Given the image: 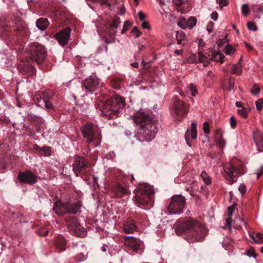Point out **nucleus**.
Instances as JSON below:
<instances>
[{
  "label": "nucleus",
  "instance_id": "f257e3e1",
  "mask_svg": "<svg viewBox=\"0 0 263 263\" xmlns=\"http://www.w3.org/2000/svg\"><path fill=\"white\" fill-rule=\"evenodd\" d=\"M0 34L7 45L17 52L24 48L25 40L29 37L30 32L26 23L20 17L10 21L1 18Z\"/></svg>",
  "mask_w": 263,
  "mask_h": 263
},
{
  "label": "nucleus",
  "instance_id": "f03ea898",
  "mask_svg": "<svg viewBox=\"0 0 263 263\" xmlns=\"http://www.w3.org/2000/svg\"><path fill=\"white\" fill-rule=\"evenodd\" d=\"M134 121L139 127V130L135 135L138 140L149 141L155 137L158 131L156 121L147 112L138 111L134 116Z\"/></svg>",
  "mask_w": 263,
  "mask_h": 263
},
{
  "label": "nucleus",
  "instance_id": "7ed1b4c3",
  "mask_svg": "<svg viewBox=\"0 0 263 263\" xmlns=\"http://www.w3.org/2000/svg\"><path fill=\"white\" fill-rule=\"evenodd\" d=\"M176 232L178 234L188 232L187 239L189 241H201L208 233L205 227L198 221L189 218L175 224Z\"/></svg>",
  "mask_w": 263,
  "mask_h": 263
},
{
  "label": "nucleus",
  "instance_id": "20e7f679",
  "mask_svg": "<svg viewBox=\"0 0 263 263\" xmlns=\"http://www.w3.org/2000/svg\"><path fill=\"white\" fill-rule=\"evenodd\" d=\"M125 105L123 97L118 95L112 96L103 104L100 110L101 115L109 119L117 118L123 110Z\"/></svg>",
  "mask_w": 263,
  "mask_h": 263
},
{
  "label": "nucleus",
  "instance_id": "39448f33",
  "mask_svg": "<svg viewBox=\"0 0 263 263\" xmlns=\"http://www.w3.org/2000/svg\"><path fill=\"white\" fill-rule=\"evenodd\" d=\"M26 51L27 54L26 60L35 62L38 65L43 63L47 55L45 47L37 42L29 44L26 48Z\"/></svg>",
  "mask_w": 263,
  "mask_h": 263
},
{
  "label": "nucleus",
  "instance_id": "423d86ee",
  "mask_svg": "<svg viewBox=\"0 0 263 263\" xmlns=\"http://www.w3.org/2000/svg\"><path fill=\"white\" fill-rule=\"evenodd\" d=\"M56 214H62L67 212L69 214L84 212L85 208L82 205V201L80 200L73 202H62L58 200L54 203L53 208Z\"/></svg>",
  "mask_w": 263,
  "mask_h": 263
},
{
  "label": "nucleus",
  "instance_id": "0eeeda50",
  "mask_svg": "<svg viewBox=\"0 0 263 263\" xmlns=\"http://www.w3.org/2000/svg\"><path fill=\"white\" fill-rule=\"evenodd\" d=\"M134 198L137 205L144 209H149L147 206L152 199V196L154 194V191L148 185H143L134 191Z\"/></svg>",
  "mask_w": 263,
  "mask_h": 263
},
{
  "label": "nucleus",
  "instance_id": "6e6552de",
  "mask_svg": "<svg viewBox=\"0 0 263 263\" xmlns=\"http://www.w3.org/2000/svg\"><path fill=\"white\" fill-rule=\"evenodd\" d=\"M82 133L87 142L92 144L95 146L99 145L101 142L102 136L98 127L92 124H87L82 127Z\"/></svg>",
  "mask_w": 263,
  "mask_h": 263
},
{
  "label": "nucleus",
  "instance_id": "1a4fd4ad",
  "mask_svg": "<svg viewBox=\"0 0 263 263\" xmlns=\"http://www.w3.org/2000/svg\"><path fill=\"white\" fill-rule=\"evenodd\" d=\"M167 210L170 214H181L185 213L188 214L190 210L186 206V201L184 197L178 195L172 197Z\"/></svg>",
  "mask_w": 263,
  "mask_h": 263
},
{
  "label": "nucleus",
  "instance_id": "9d476101",
  "mask_svg": "<svg viewBox=\"0 0 263 263\" xmlns=\"http://www.w3.org/2000/svg\"><path fill=\"white\" fill-rule=\"evenodd\" d=\"M242 167V162L236 158L224 165V170L231 179V183L236 181L235 178L245 173Z\"/></svg>",
  "mask_w": 263,
  "mask_h": 263
},
{
  "label": "nucleus",
  "instance_id": "9b49d317",
  "mask_svg": "<svg viewBox=\"0 0 263 263\" xmlns=\"http://www.w3.org/2000/svg\"><path fill=\"white\" fill-rule=\"evenodd\" d=\"M67 228L77 236L84 237L87 234L86 230L82 227L77 217L69 216L66 218Z\"/></svg>",
  "mask_w": 263,
  "mask_h": 263
},
{
  "label": "nucleus",
  "instance_id": "f8f14e48",
  "mask_svg": "<svg viewBox=\"0 0 263 263\" xmlns=\"http://www.w3.org/2000/svg\"><path fill=\"white\" fill-rule=\"evenodd\" d=\"M53 99V93L51 90H47L42 93L41 96H36L34 101L41 107H45L47 109H53L54 107L51 103Z\"/></svg>",
  "mask_w": 263,
  "mask_h": 263
},
{
  "label": "nucleus",
  "instance_id": "ddd939ff",
  "mask_svg": "<svg viewBox=\"0 0 263 263\" xmlns=\"http://www.w3.org/2000/svg\"><path fill=\"white\" fill-rule=\"evenodd\" d=\"M89 168L88 162L83 157L76 155L73 163V171L77 176L81 175V172H84L85 175L88 173Z\"/></svg>",
  "mask_w": 263,
  "mask_h": 263
},
{
  "label": "nucleus",
  "instance_id": "4468645a",
  "mask_svg": "<svg viewBox=\"0 0 263 263\" xmlns=\"http://www.w3.org/2000/svg\"><path fill=\"white\" fill-rule=\"evenodd\" d=\"M120 24V19L119 17L115 16L111 21L108 22V27L106 29V34L109 35V37L106 39L107 43H114L115 41V35L117 32L116 29Z\"/></svg>",
  "mask_w": 263,
  "mask_h": 263
},
{
  "label": "nucleus",
  "instance_id": "2eb2a0df",
  "mask_svg": "<svg viewBox=\"0 0 263 263\" xmlns=\"http://www.w3.org/2000/svg\"><path fill=\"white\" fill-rule=\"evenodd\" d=\"M124 245L130 248L134 252L141 253L143 252L141 246L142 245V241L133 236H123Z\"/></svg>",
  "mask_w": 263,
  "mask_h": 263
},
{
  "label": "nucleus",
  "instance_id": "dca6fc26",
  "mask_svg": "<svg viewBox=\"0 0 263 263\" xmlns=\"http://www.w3.org/2000/svg\"><path fill=\"white\" fill-rule=\"evenodd\" d=\"M17 179L21 183L31 185L36 183L37 177L31 171L26 170L24 172H18Z\"/></svg>",
  "mask_w": 263,
  "mask_h": 263
},
{
  "label": "nucleus",
  "instance_id": "f3484780",
  "mask_svg": "<svg viewBox=\"0 0 263 263\" xmlns=\"http://www.w3.org/2000/svg\"><path fill=\"white\" fill-rule=\"evenodd\" d=\"M83 85L87 91L92 92L99 88L100 80L96 76H90L85 80Z\"/></svg>",
  "mask_w": 263,
  "mask_h": 263
},
{
  "label": "nucleus",
  "instance_id": "a211bd4d",
  "mask_svg": "<svg viewBox=\"0 0 263 263\" xmlns=\"http://www.w3.org/2000/svg\"><path fill=\"white\" fill-rule=\"evenodd\" d=\"M174 109L175 115L178 117H183L188 112L185 103L177 98L174 101Z\"/></svg>",
  "mask_w": 263,
  "mask_h": 263
},
{
  "label": "nucleus",
  "instance_id": "6ab92c4d",
  "mask_svg": "<svg viewBox=\"0 0 263 263\" xmlns=\"http://www.w3.org/2000/svg\"><path fill=\"white\" fill-rule=\"evenodd\" d=\"M26 60V58L22 61V63L18 65V69L23 74L27 76H32L36 72V70L33 66L27 62H29Z\"/></svg>",
  "mask_w": 263,
  "mask_h": 263
},
{
  "label": "nucleus",
  "instance_id": "aec40b11",
  "mask_svg": "<svg viewBox=\"0 0 263 263\" xmlns=\"http://www.w3.org/2000/svg\"><path fill=\"white\" fill-rule=\"evenodd\" d=\"M71 29L69 27L64 28L55 34L56 39L59 43L63 45H66L70 37Z\"/></svg>",
  "mask_w": 263,
  "mask_h": 263
},
{
  "label": "nucleus",
  "instance_id": "412c9836",
  "mask_svg": "<svg viewBox=\"0 0 263 263\" xmlns=\"http://www.w3.org/2000/svg\"><path fill=\"white\" fill-rule=\"evenodd\" d=\"M197 136V132L196 124L192 123L191 127L188 128L185 134V139L187 144L191 146L192 144V140L196 139Z\"/></svg>",
  "mask_w": 263,
  "mask_h": 263
},
{
  "label": "nucleus",
  "instance_id": "4be33fe9",
  "mask_svg": "<svg viewBox=\"0 0 263 263\" xmlns=\"http://www.w3.org/2000/svg\"><path fill=\"white\" fill-rule=\"evenodd\" d=\"M218 56H219V53L218 52H213L211 57L210 58V55L208 56H205L201 52H199L198 53V61L199 63H203L204 66H206L210 63L208 61L209 59L213 60L214 61L219 62V58H218Z\"/></svg>",
  "mask_w": 263,
  "mask_h": 263
},
{
  "label": "nucleus",
  "instance_id": "5701e85b",
  "mask_svg": "<svg viewBox=\"0 0 263 263\" xmlns=\"http://www.w3.org/2000/svg\"><path fill=\"white\" fill-rule=\"evenodd\" d=\"M137 229V227L135 224L134 220L130 218H128L124 222L123 225V231L125 233H133Z\"/></svg>",
  "mask_w": 263,
  "mask_h": 263
},
{
  "label": "nucleus",
  "instance_id": "b1692460",
  "mask_svg": "<svg viewBox=\"0 0 263 263\" xmlns=\"http://www.w3.org/2000/svg\"><path fill=\"white\" fill-rule=\"evenodd\" d=\"M112 190L115 195L118 197H121L128 194V190L118 183L114 186Z\"/></svg>",
  "mask_w": 263,
  "mask_h": 263
},
{
  "label": "nucleus",
  "instance_id": "393cba45",
  "mask_svg": "<svg viewBox=\"0 0 263 263\" xmlns=\"http://www.w3.org/2000/svg\"><path fill=\"white\" fill-rule=\"evenodd\" d=\"M66 242L62 236L58 237L55 240V246L60 251H64L66 249Z\"/></svg>",
  "mask_w": 263,
  "mask_h": 263
},
{
  "label": "nucleus",
  "instance_id": "a878e982",
  "mask_svg": "<svg viewBox=\"0 0 263 263\" xmlns=\"http://www.w3.org/2000/svg\"><path fill=\"white\" fill-rule=\"evenodd\" d=\"M49 24L47 18L42 17L37 20L36 22L37 27L41 30H44L48 27Z\"/></svg>",
  "mask_w": 263,
  "mask_h": 263
},
{
  "label": "nucleus",
  "instance_id": "bb28decb",
  "mask_svg": "<svg viewBox=\"0 0 263 263\" xmlns=\"http://www.w3.org/2000/svg\"><path fill=\"white\" fill-rule=\"evenodd\" d=\"M216 140L218 146L222 148L225 145V140L223 139L222 134L220 129H217L215 133Z\"/></svg>",
  "mask_w": 263,
  "mask_h": 263
},
{
  "label": "nucleus",
  "instance_id": "cd10ccee",
  "mask_svg": "<svg viewBox=\"0 0 263 263\" xmlns=\"http://www.w3.org/2000/svg\"><path fill=\"white\" fill-rule=\"evenodd\" d=\"M176 39L178 44L184 45V41L186 40V36L185 33L180 31L176 32Z\"/></svg>",
  "mask_w": 263,
  "mask_h": 263
},
{
  "label": "nucleus",
  "instance_id": "c85d7f7f",
  "mask_svg": "<svg viewBox=\"0 0 263 263\" xmlns=\"http://www.w3.org/2000/svg\"><path fill=\"white\" fill-rule=\"evenodd\" d=\"M242 72L241 64L238 62L236 64H233L232 66V73L240 75Z\"/></svg>",
  "mask_w": 263,
  "mask_h": 263
},
{
  "label": "nucleus",
  "instance_id": "c756f323",
  "mask_svg": "<svg viewBox=\"0 0 263 263\" xmlns=\"http://www.w3.org/2000/svg\"><path fill=\"white\" fill-rule=\"evenodd\" d=\"M254 140L258 151L263 152V136L260 135L258 137H256Z\"/></svg>",
  "mask_w": 263,
  "mask_h": 263
},
{
  "label": "nucleus",
  "instance_id": "7c9ffc66",
  "mask_svg": "<svg viewBox=\"0 0 263 263\" xmlns=\"http://www.w3.org/2000/svg\"><path fill=\"white\" fill-rule=\"evenodd\" d=\"M122 83V80L119 78L113 79L111 82V85L116 89H119Z\"/></svg>",
  "mask_w": 263,
  "mask_h": 263
},
{
  "label": "nucleus",
  "instance_id": "2f4dec72",
  "mask_svg": "<svg viewBox=\"0 0 263 263\" xmlns=\"http://www.w3.org/2000/svg\"><path fill=\"white\" fill-rule=\"evenodd\" d=\"M250 236L252 240L255 242H263V233H257L256 234V236L257 239H256L253 234H250Z\"/></svg>",
  "mask_w": 263,
  "mask_h": 263
},
{
  "label": "nucleus",
  "instance_id": "473e14b6",
  "mask_svg": "<svg viewBox=\"0 0 263 263\" xmlns=\"http://www.w3.org/2000/svg\"><path fill=\"white\" fill-rule=\"evenodd\" d=\"M232 218L231 216H229L225 220L224 226L222 227V228L223 229H228L230 231H231L232 229Z\"/></svg>",
  "mask_w": 263,
  "mask_h": 263
},
{
  "label": "nucleus",
  "instance_id": "72a5a7b5",
  "mask_svg": "<svg viewBox=\"0 0 263 263\" xmlns=\"http://www.w3.org/2000/svg\"><path fill=\"white\" fill-rule=\"evenodd\" d=\"M186 190L190 192V194L194 198V200L196 203L197 204H200L201 202L200 197L198 195L194 194L190 187L187 188Z\"/></svg>",
  "mask_w": 263,
  "mask_h": 263
},
{
  "label": "nucleus",
  "instance_id": "f704fd0d",
  "mask_svg": "<svg viewBox=\"0 0 263 263\" xmlns=\"http://www.w3.org/2000/svg\"><path fill=\"white\" fill-rule=\"evenodd\" d=\"M196 23L197 20L196 18L191 16L188 19L187 21H186L187 26L191 29L196 25Z\"/></svg>",
  "mask_w": 263,
  "mask_h": 263
},
{
  "label": "nucleus",
  "instance_id": "c9c22d12",
  "mask_svg": "<svg viewBox=\"0 0 263 263\" xmlns=\"http://www.w3.org/2000/svg\"><path fill=\"white\" fill-rule=\"evenodd\" d=\"M260 87L256 84H254L253 85L250 90L251 93L255 96L258 95L260 92Z\"/></svg>",
  "mask_w": 263,
  "mask_h": 263
},
{
  "label": "nucleus",
  "instance_id": "e433bc0d",
  "mask_svg": "<svg viewBox=\"0 0 263 263\" xmlns=\"http://www.w3.org/2000/svg\"><path fill=\"white\" fill-rule=\"evenodd\" d=\"M235 87V79L233 77H230L229 80V86L227 88V90L229 91L232 89H234Z\"/></svg>",
  "mask_w": 263,
  "mask_h": 263
},
{
  "label": "nucleus",
  "instance_id": "4c0bfd02",
  "mask_svg": "<svg viewBox=\"0 0 263 263\" xmlns=\"http://www.w3.org/2000/svg\"><path fill=\"white\" fill-rule=\"evenodd\" d=\"M237 112L245 118H247L248 116V110L244 107H242L241 109H238Z\"/></svg>",
  "mask_w": 263,
  "mask_h": 263
},
{
  "label": "nucleus",
  "instance_id": "58836bf2",
  "mask_svg": "<svg viewBox=\"0 0 263 263\" xmlns=\"http://www.w3.org/2000/svg\"><path fill=\"white\" fill-rule=\"evenodd\" d=\"M241 12L243 15H247L250 13V9L248 4H243L241 7Z\"/></svg>",
  "mask_w": 263,
  "mask_h": 263
},
{
  "label": "nucleus",
  "instance_id": "ea45409f",
  "mask_svg": "<svg viewBox=\"0 0 263 263\" xmlns=\"http://www.w3.org/2000/svg\"><path fill=\"white\" fill-rule=\"evenodd\" d=\"M178 25L182 29H185L187 27L186 21L185 18L181 17L177 23Z\"/></svg>",
  "mask_w": 263,
  "mask_h": 263
},
{
  "label": "nucleus",
  "instance_id": "a19ab883",
  "mask_svg": "<svg viewBox=\"0 0 263 263\" xmlns=\"http://www.w3.org/2000/svg\"><path fill=\"white\" fill-rule=\"evenodd\" d=\"M257 109L259 111L261 110L263 107V98H260L255 102Z\"/></svg>",
  "mask_w": 263,
  "mask_h": 263
},
{
  "label": "nucleus",
  "instance_id": "79ce46f5",
  "mask_svg": "<svg viewBox=\"0 0 263 263\" xmlns=\"http://www.w3.org/2000/svg\"><path fill=\"white\" fill-rule=\"evenodd\" d=\"M42 152H43L46 156H49L51 155V148L49 146H44L42 147Z\"/></svg>",
  "mask_w": 263,
  "mask_h": 263
},
{
  "label": "nucleus",
  "instance_id": "37998d69",
  "mask_svg": "<svg viewBox=\"0 0 263 263\" xmlns=\"http://www.w3.org/2000/svg\"><path fill=\"white\" fill-rule=\"evenodd\" d=\"M247 27L248 29L253 31H256L257 30L256 25L252 22H249L247 23Z\"/></svg>",
  "mask_w": 263,
  "mask_h": 263
},
{
  "label": "nucleus",
  "instance_id": "c03bdc74",
  "mask_svg": "<svg viewBox=\"0 0 263 263\" xmlns=\"http://www.w3.org/2000/svg\"><path fill=\"white\" fill-rule=\"evenodd\" d=\"M130 26V23L129 22H128V21L125 22L123 27V28L121 30V33L124 34L128 29V28H129Z\"/></svg>",
  "mask_w": 263,
  "mask_h": 263
},
{
  "label": "nucleus",
  "instance_id": "a18cd8bd",
  "mask_svg": "<svg viewBox=\"0 0 263 263\" xmlns=\"http://www.w3.org/2000/svg\"><path fill=\"white\" fill-rule=\"evenodd\" d=\"M190 89L191 91V93L193 96H195L197 95V90L195 85L191 84L190 85Z\"/></svg>",
  "mask_w": 263,
  "mask_h": 263
},
{
  "label": "nucleus",
  "instance_id": "49530a36",
  "mask_svg": "<svg viewBox=\"0 0 263 263\" xmlns=\"http://www.w3.org/2000/svg\"><path fill=\"white\" fill-rule=\"evenodd\" d=\"M237 206L236 203H234L233 205L230 206L228 208V213L227 214H233L235 212V209Z\"/></svg>",
  "mask_w": 263,
  "mask_h": 263
},
{
  "label": "nucleus",
  "instance_id": "de8ad7c7",
  "mask_svg": "<svg viewBox=\"0 0 263 263\" xmlns=\"http://www.w3.org/2000/svg\"><path fill=\"white\" fill-rule=\"evenodd\" d=\"M230 125H231V127L233 129L235 128L236 126V121L234 117L232 116L230 118Z\"/></svg>",
  "mask_w": 263,
  "mask_h": 263
},
{
  "label": "nucleus",
  "instance_id": "09e8293b",
  "mask_svg": "<svg viewBox=\"0 0 263 263\" xmlns=\"http://www.w3.org/2000/svg\"><path fill=\"white\" fill-rule=\"evenodd\" d=\"M228 42V40L226 38L219 40L217 42L218 46L220 48L222 47L224 44Z\"/></svg>",
  "mask_w": 263,
  "mask_h": 263
},
{
  "label": "nucleus",
  "instance_id": "8fccbe9b",
  "mask_svg": "<svg viewBox=\"0 0 263 263\" xmlns=\"http://www.w3.org/2000/svg\"><path fill=\"white\" fill-rule=\"evenodd\" d=\"M233 50L234 49L231 46L227 45L225 51V53L227 54L230 55L233 53Z\"/></svg>",
  "mask_w": 263,
  "mask_h": 263
},
{
  "label": "nucleus",
  "instance_id": "3c124183",
  "mask_svg": "<svg viewBox=\"0 0 263 263\" xmlns=\"http://www.w3.org/2000/svg\"><path fill=\"white\" fill-rule=\"evenodd\" d=\"M173 3L177 6L180 7L183 5L185 1V0H173Z\"/></svg>",
  "mask_w": 263,
  "mask_h": 263
},
{
  "label": "nucleus",
  "instance_id": "603ef678",
  "mask_svg": "<svg viewBox=\"0 0 263 263\" xmlns=\"http://www.w3.org/2000/svg\"><path fill=\"white\" fill-rule=\"evenodd\" d=\"M238 190L242 195H244L246 192V186L245 184H241L239 186Z\"/></svg>",
  "mask_w": 263,
  "mask_h": 263
},
{
  "label": "nucleus",
  "instance_id": "864d4df0",
  "mask_svg": "<svg viewBox=\"0 0 263 263\" xmlns=\"http://www.w3.org/2000/svg\"><path fill=\"white\" fill-rule=\"evenodd\" d=\"M48 231L45 229H42L38 232V234L40 236H45L48 234Z\"/></svg>",
  "mask_w": 263,
  "mask_h": 263
},
{
  "label": "nucleus",
  "instance_id": "5fc2aeb1",
  "mask_svg": "<svg viewBox=\"0 0 263 263\" xmlns=\"http://www.w3.org/2000/svg\"><path fill=\"white\" fill-rule=\"evenodd\" d=\"M203 130L205 134H209L210 133L209 125L206 122H205L203 124Z\"/></svg>",
  "mask_w": 263,
  "mask_h": 263
},
{
  "label": "nucleus",
  "instance_id": "6e6d98bb",
  "mask_svg": "<svg viewBox=\"0 0 263 263\" xmlns=\"http://www.w3.org/2000/svg\"><path fill=\"white\" fill-rule=\"evenodd\" d=\"M132 32L134 33H135L136 37H139L141 35V33L138 29V27L136 26H135L132 30Z\"/></svg>",
  "mask_w": 263,
  "mask_h": 263
},
{
  "label": "nucleus",
  "instance_id": "4d7b16f0",
  "mask_svg": "<svg viewBox=\"0 0 263 263\" xmlns=\"http://www.w3.org/2000/svg\"><path fill=\"white\" fill-rule=\"evenodd\" d=\"M218 3L220 6L222 7L223 6H227L229 3V0H220Z\"/></svg>",
  "mask_w": 263,
  "mask_h": 263
},
{
  "label": "nucleus",
  "instance_id": "13d9d810",
  "mask_svg": "<svg viewBox=\"0 0 263 263\" xmlns=\"http://www.w3.org/2000/svg\"><path fill=\"white\" fill-rule=\"evenodd\" d=\"M214 24L212 22H210L208 23V24L207 25L206 29L209 32H212L213 28L214 27Z\"/></svg>",
  "mask_w": 263,
  "mask_h": 263
},
{
  "label": "nucleus",
  "instance_id": "bf43d9fd",
  "mask_svg": "<svg viewBox=\"0 0 263 263\" xmlns=\"http://www.w3.org/2000/svg\"><path fill=\"white\" fill-rule=\"evenodd\" d=\"M218 14L216 11H214L211 14V18L214 21H216L218 18Z\"/></svg>",
  "mask_w": 263,
  "mask_h": 263
},
{
  "label": "nucleus",
  "instance_id": "052dcab7",
  "mask_svg": "<svg viewBox=\"0 0 263 263\" xmlns=\"http://www.w3.org/2000/svg\"><path fill=\"white\" fill-rule=\"evenodd\" d=\"M247 255H248L249 256H253V257L256 256V254L253 250H247Z\"/></svg>",
  "mask_w": 263,
  "mask_h": 263
},
{
  "label": "nucleus",
  "instance_id": "680f3d73",
  "mask_svg": "<svg viewBox=\"0 0 263 263\" xmlns=\"http://www.w3.org/2000/svg\"><path fill=\"white\" fill-rule=\"evenodd\" d=\"M8 121V119L4 116H0V124L7 123Z\"/></svg>",
  "mask_w": 263,
  "mask_h": 263
},
{
  "label": "nucleus",
  "instance_id": "e2e57ef3",
  "mask_svg": "<svg viewBox=\"0 0 263 263\" xmlns=\"http://www.w3.org/2000/svg\"><path fill=\"white\" fill-rule=\"evenodd\" d=\"M139 17L141 21H143L145 18V14L141 11H140L138 13Z\"/></svg>",
  "mask_w": 263,
  "mask_h": 263
},
{
  "label": "nucleus",
  "instance_id": "0e129e2a",
  "mask_svg": "<svg viewBox=\"0 0 263 263\" xmlns=\"http://www.w3.org/2000/svg\"><path fill=\"white\" fill-rule=\"evenodd\" d=\"M142 27L144 29H149V25L147 22H143L142 23Z\"/></svg>",
  "mask_w": 263,
  "mask_h": 263
},
{
  "label": "nucleus",
  "instance_id": "69168bd1",
  "mask_svg": "<svg viewBox=\"0 0 263 263\" xmlns=\"http://www.w3.org/2000/svg\"><path fill=\"white\" fill-rule=\"evenodd\" d=\"M218 58H219V62H220L221 63H222L224 61V55L222 53H219V56H218Z\"/></svg>",
  "mask_w": 263,
  "mask_h": 263
},
{
  "label": "nucleus",
  "instance_id": "338daca9",
  "mask_svg": "<svg viewBox=\"0 0 263 263\" xmlns=\"http://www.w3.org/2000/svg\"><path fill=\"white\" fill-rule=\"evenodd\" d=\"M245 45L249 51L252 50L253 49V47L247 42H245Z\"/></svg>",
  "mask_w": 263,
  "mask_h": 263
},
{
  "label": "nucleus",
  "instance_id": "774afa93",
  "mask_svg": "<svg viewBox=\"0 0 263 263\" xmlns=\"http://www.w3.org/2000/svg\"><path fill=\"white\" fill-rule=\"evenodd\" d=\"M262 175H263V166L261 168L259 172L257 173V179H258L259 177Z\"/></svg>",
  "mask_w": 263,
  "mask_h": 263
}]
</instances>
